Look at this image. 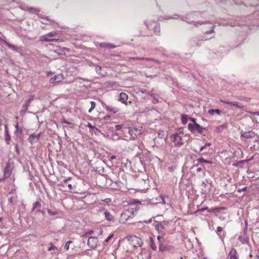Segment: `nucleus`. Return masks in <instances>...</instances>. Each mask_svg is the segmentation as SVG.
<instances>
[{
    "instance_id": "f257e3e1",
    "label": "nucleus",
    "mask_w": 259,
    "mask_h": 259,
    "mask_svg": "<svg viewBox=\"0 0 259 259\" xmlns=\"http://www.w3.org/2000/svg\"><path fill=\"white\" fill-rule=\"evenodd\" d=\"M139 209L137 206L132 205L125 209L121 214L119 222L125 223L128 219L134 218L137 213Z\"/></svg>"
},
{
    "instance_id": "f03ea898",
    "label": "nucleus",
    "mask_w": 259,
    "mask_h": 259,
    "mask_svg": "<svg viewBox=\"0 0 259 259\" xmlns=\"http://www.w3.org/2000/svg\"><path fill=\"white\" fill-rule=\"evenodd\" d=\"M128 241L129 244L134 247H140L143 244L142 239L135 235L130 236Z\"/></svg>"
},
{
    "instance_id": "7ed1b4c3",
    "label": "nucleus",
    "mask_w": 259,
    "mask_h": 259,
    "mask_svg": "<svg viewBox=\"0 0 259 259\" xmlns=\"http://www.w3.org/2000/svg\"><path fill=\"white\" fill-rule=\"evenodd\" d=\"M183 134H175L170 136V140L174 143L175 146L180 147L183 145V141L182 139Z\"/></svg>"
},
{
    "instance_id": "20e7f679",
    "label": "nucleus",
    "mask_w": 259,
    "mask_h": 259,
    "mask_svg": "<svg viewBox=\"0 0 259 259\" xmlns=\"http://www.w3.org/2000/svg\"><path fill=\"white\" fill-rule=\"evenodd\" d=\"M188 128L192 133H194L195 131H197L200 134L203 132V128L197 123H189L188 125Z\"/></svg>"
},
{
    "instance_id": "39448f33",
    "label": "nucleus",
    "mask_w": 259,
    "mask_h": 259,
    "mask_svg": "<svg viewBox=\"0 0 259 259\" xmlns=\"http://www.w3.org/2000/svg\"><path fill=\"white\" fill-rule=\"evenodd\" d=\"M98 242V238L96 237H90L87 243L89 247L95 248L97 246Z\"/></svg>"
},
{
    "instance_id": "423d86ee",
    "label": "nucleus",
    "mask_w": 259,
    "mask_h": 259,
    "mask_svg": "<svg viewBox=\"0 0 259 259\" xmlns=\"http://www.w3.org/2000/svg\"><path fill=\"white\" fill-rule=\"evenodd\" d=\"M64 76L62 74H59L53 77H51L49 80L50 83H59L64 79Z\"/></svg>"
},
{
    "instance_id": "0eeeda50",
    "label": "nucleus",
    "mask_w": 259,
    "mask_h": 259,
    "mask_svg": "<svg viewBox=\"0 0 259 259\" xmlns=\"http://www.w3.org/2000/svg\"><path fill=\"white\" fill-rule=\"evenodd\" d=\"M40 135V133L37 134H31L28 138V141L31 144L36 143L38 141Z\"/></svg>"
},
{
    "instance_id": "6e6552de",
    "label": "nucleus",
    "mask_w": 259,
    "mask_h": 259,
    "mask_svg": "<svg viewBox=\"0 0 259 259\" xmlns=\"http://www.w3.org/2000/svg\"><path fill=\"white\" fill-rule=\"evenodd\" d=\"M255 136V133L253 131H249L242 132L241 133V137L246 139H250L254 138Z\"/></svg>"
},
{
    "instance_id": "1a4fd4ad",
    "label": "nucleus",
    "mask_w": 259,
    "mask_h": 259,
    "mask_svg": "<svg viewBox=\"0 0 259 259\" xmlns=\"http://www.w3.org/2000/svg\"><path fill=\"white\" fill-rule=\"evenodd\" d=\"M4 179H7L11 176L12 173V169L11 168L10 165L7 164L4 170Z\"/></svg>"
},
{
    "instance_id": "9d476101",
    "label": "nucleus",
    "mask_w": 259,
    "mask_h": 259,
    "mask_svg": "<svg viewBox=\"0 0 259 259\" xmlns=\"http://www.w3.org/2000/svg\"><path fill=\"white\" fill-rule=\"evenodd\" d=\"M5 140L7 144H10L11 141V136L9 134L8 127L7 124H5Z\"/></svg>"
},
{
    "instance_id": "9b49d317",
    "label": "nucleus",
    "mask_w": 259,
    "mask_h": 259,
    "mask_svg": "<svg viewBox=\"0 0 259 259\" xmlns=\"http://www.w3.org/2000/svg\"><path fill=\"white\" fill-rule=\"evenodd\" d=\"M228 256L229 257V259H238L237 252L234 248H231Z\"/></svg>"
},
{
    "instance_id": "f8f14e48",
    "label": "nucleus",
    "mask_w": 259,
    "mask_h": 259,
    "mask_svg": "<svg viewBox=\"0 0 259 259\" xmlns=\"http://www.w3.org/2000/svg\"><path fill=\"white\" fill-rule=\"evenodd\" d=\"M49 36H46V35H43L41 36L39 38V40L42 41H51V42H54V41H58V39L55 38H50Z\"/></svg>"
},
{
    "instance_id": "ddd939ff",
    "label": "nucleus",
    "mask_w": 259,
    "mask_h": 259,
    "mask_svg": "<svg viewBox=\"0 0 259 259\" xmlns=\"http://www.w3.org/2000/svg\"><path fill=\"white\" fill-rule=\"evenodd\" d=\"M128 99L127 95L123 92L120 94V99L119 101L123 104L127 105V100Z\"/></svg>"
},
{
    "instance_id": "4468645a",
    "label": "nucleus",
    "mask_w": 259,
    "mask_h": 259,
    "mask_svg": "<svg viewBox=\"0 0 259 259\" xmlns=\"http://www.w3.org/2000/svg\"><path fill=\"white\" fill-rule=\"evenodd\" d=\"M105 217L106 220L109 221H113L114 220L113 216L109 212L105 211Z\"/></svg>"
},
{
    "instance_id": "2eb2a0df",
    "label": "nucleus",
    "mask_w": 259,
    "mask_h": 259,
    "mask_svg": "<svg viewBox=\"0 0 259 259\" xmlns=\"http://www.w3.org/2000/svg\"><path fill=\"white\" fill-rule=\"evenodd\" d=\"M239 241L243 244H246L248 242V238L246 234L241 236L239 237Z\"/></svg>"
},
{
    "instance_id": "dca6fc26",
    "label": "nucleus",
    "mask_w": 259,
    "mask_h": 259,
    "mask_svg": "<svg viewBox=\"0 0 259 259\" xmlns=\"http://www.w3.org/2000/svg\"><path fill=\"white\" fill-rule=\"evenodd\" d=\"M155 229L157 231L160 232L164 229V227L161 223H158L155 225Z\"/></svg>"
},
{
    "instance_id": "f3484780",
    "label": "nucleus",
    "mask_w": 259,
    "mask_h": 259,
    "mask_svg": "<svg viewBox=\"0 0 259 259\" xmlns=\"http://www.w3.org/2000/svg\"><path fill=\"white\" fill-rule=\"evenodd\" d=\"M208 112V113L211 115H213V114L214 113H217L218 114H220L221 113V111L218 109H209Z\"/></svg>"
},
{
    "instance_id": "a211bd4d",
    "label": "nucleus",
    "mask_w": 259,
    "mask_h": 259,
    "mask_svg": "<svg viewBox=\"0 0 259 259\" xmlns=\"http://www.w3.org/2000/svg\"><path fill=\"white\" fill-rule=\"evenodd\" d=\"M230 105L239 108H243V106L241 104H240L238 102H230Z\"/></svg>"
},
{
    "instance_id": "6ab92c4d",
    "label": "nucleus",
    "mask_w": 259,
    "mask_h": 259,
    "mask_svg": "<svg viewBox=\"0 0 259 259\" xmlns=\"http://www.w3.org/2000/svg\"><path fill=\"white\" fill-rule=\"evenodd\" d=\"M198 161L200 163H212L211 161L204 159L202 157H200L197 159Z\"/></svg>"
},
{
    "instance_id": "aec40b11",
    "label": "nucleus",
    "mask_w": 259,
    "mask_h": 259,
    "mask_svg": "<svg viewBox=\"0 0 259 259\" xmlns=\"http://www.w3.org/2000/svg\"><path fill=\"white\" fill-rule=\"evenodd\" d=\"M188 118L186 115H183L182 116V121L183 124H185L188 121Z\"/></svg>"
},
{
    "instance_id": "412c9836",
    "label": "nucleus",
    "mask_w": 259,
    "mask_h": 259,
    "mask_svg": "<svg viewBox=\"0 0 259 259\" xmlns=\"http://www.w3.org/2000/svg\"><path fill=\"white\" fill-rule=\"evenodd\" d=\"M91 107L90 109L89 110V112H91L93 110H94L96 107V103L94 101L91 102Z\"/></svg>"
},
{
    "instance_id": "4be33fe9",
    "label": "nucleus",
    "mask_w": 259,
    "mask_h": 259,
    "mask_svg": "<svg viewBox=\"0 0 259 259\" xmlns=\"http://www.w3.org/2000/svg\"><path fill=\"white\" fill-rule=\"evenodd\" d=\"M106 109H107V110L111 111L114 113H115L117 112V111H118L117 109H116L115 108H111L109 107H107Z\"/></svg>"
},
{
    "instance_id": "5701e85b",
    "label": "nucleus",
    "mask_w": 259,
    "mask_h": 259,
    "mask_svg": "<svg viewBox=\"0 0 259 259\" xmlns=\"http://www.w3.org/2000/svg\"><path fill=\"white\" fill-rule=\"evenodd\" d=\"M47 212L50 215H55L58 214L56 211H52L50 209H48Z\"/></svg>"
},
{
    "instance_id": "b1692460",
    "label": "nucleus",
    "mask_w": 259,
    "mask_h": 259,
    "mask_svg": "<svg viewBox=\"0 0 259 259\" xmlns=\"http://www.w3.org/2000/svg\"><path fill=\"white\" fill-rule=\"evenodd\" d=\"M150 96L151 97H153V101H152L153 103L156 104L159 102L158 99L157 97H155L154 95L151 94Z\"/></svg>"
},
{
    "instance_id": "393cba45",
    "label": "nucleus",
    "mask_w": 259,
    "mask_h": 259,
    "mask_svg": "<svg viewBox=\"0 0 259 259\" xmlns=\"http://www.w3.org/2000/svg\"><path fill=\"white\" fill-rule=\"evenodd\" d=\"M57 34V32L56 31H52L50 33H48L46 34V36H49L50 37H53L55 36Z\"/></svg>"
},
{
    "instance_id": "a878e982",
    "label": "nucleus",
    "mask_w": 259,
    "mask_h": 259,
    "mask_svg": "<svg viewBox=\"0 0 259 259\" xmlns=\"http://www.w3.org/2000/svg\"><path fill=\"white\" fill-rule=\"evenodd\" d=\"M71 243H72L71 241H68V242H66V243L65 244V245L64 246V248L66 250H68L69 249V245Z\"/></svg>"
},
{
    "instance_id": "bb28decb",
    "label": "nucleus",
    "mask_w": 259,
    "mask_h": 259,
    "mask_svg": "<svg viewBox=\"0 0 259 259\" xmlns=\"http://www.w3.org/2000/svg\"><path fill=\"white\" fill-rule=\"evenodd\" d=\"M101 47L108 48L109 46V44L101 43L100 44Z\"/></svg>"
},
{
    "instance_id": "cd10ccee",
    "label": "nucleus",
    "mask_w": 259,
    "mask_h": 259,
    "mask_svg": "<svg viewBox=\"0 0 259 259\" xmlns=\"http://www.w3.org/2000/svg\"><path fill=\"white\" fill-rule=\"evenodd\" d=\"M137 59L138 60H146V61H152V62H155V61L153 59H149V58H137Z\"/></svg>"
},
{
    "instance_id": "c85d7f7f",
    "label": "nucleus",
    "mask_w": 259,
    "mask_h": 259,
    "mask_svg": "<svg viewBox=\"0 0 259 259\" xmlns=\"http://www.w3.org/2000/svg\"><path fill=\"white\" fill-rule=\"evenodd\" d=\"M57 249L56 247L55 246L53 245L52 244H51L50 247H49L48 248V250L49 251H51L52 250H55V249Z\"/></svg>"
},
{
    "instance_id": "c756f323",
    "label": "nucleus",
    "mask_w": 259,
    "mask_h": 259,
    "mask_svg": "<svg viewBox=\"0 0 259 259\" xmlns=\"http://www.w3.org/2000/svg\"><path fill=\"white\" fill-rule=\"evenodd\" d=\"M61 123H66L67 124H71V122L67 121L65 118L62 119Z\"/></svg>"
},
{
    "instance_id": "7c9ffc66",
    "label": "nucleus",
    "mask_w": 259,
    "mask_h": 259,
    "mask_svg": "<svg viewBox=\"0 0 259 259\" xmlns=\"http://www.w3.org/2000/svg\"><path fill=\"white\" fill-rule=\"evenodd\" d=\"M113 234H110V235H109V236H108V237H107V238L105 240V242H108L109 241V240H110L111 238H112V237H113Z\"/></svg>"
},
{
    "instance_id": "2f4dec72",
    "label": "nucleus",
    "mask_w": 259,
    "mask_h": 259,
    "mask_svg": "<svg viewBox=\"0 0 259 259\" xmlns=\"http://www.w3.org/2000/svg\"><path fill=\"white\" fill-rule=\"evenodd\" d=\"M247 187H244V188H243L242 189H239L237 190L238 192H241V191H245L246 190H247Z\"/></svg>"
},
{
    "instance_id": "473e14b6",
    "label": "nucleus",
    "mask_w": 259,
    "mask_h": 259,
    "mask_svg": "<svg viewBox=\"0 0 259 259\" xmlns=\"http://www.w3.org/2000/svg\"><path fill=\"white\" fill-rule=\"evenodd\" d=\"M40 206V203L39 202L37 201L35 203L33 204V209L35 208L37 206Z\"/></svg>"
},
{
    "instance_id": "72a5a7b5",
    "label": "nucleus",
    "mask_w": 259,
    "mask_h": 259,
    "mask_svg": "<svg viewBox=\"0 0 259 259\" xmlns=\"http://www.w3.org/2000/svg\"><path fill=\"white\" fill-rule=\"evenodd\" d=\"M223 231V228L221 227H218L217 229V232L218 233H221Z\"/></svg>"
},
{
    "instance_id": "f704fd0d",
    "label": "nucleus",
    "mask_w": 259,
    "mask_h": 259,
    "mask_svg": "<svg viewBox=\"0 0 259 259\" xmlns=\"http://www.w3.org/2000/svg\"><path fill=\"white\" fill-rule=\"evenodd\" d=\"M96 69V70L97 72H98L99 74H100L101 73L99 72L100 70H101V67L99 66H97L95 68Z\"/></svg>"
},
{
    "instance_id": "c9c22d12",
    "label": "nucleus",
    "mask_w": 259,
    "mask_h": 259,
    "mask_svg": "<svg viewBox=\"0 0 259 259\" xmlns=\"http://www.w3.org/2000/svg\"><path fill=\"white\" fill-rule=\"evenodd\" d=\"M15 127L17 130V131H20V132L21 133L22 132V130L21 128H19V125H18V124L17 123L15 125Z\"/></svg>"
},
{
    "instance_id": "e433bc0d",
    "label": "nucleus",
    "mask_w": 259,
    "mask_h": 259,
    "mask_svg": "<svg viewBox=\"0 0 259 259\" xmlns=\"http://www.w3.org/2000/svg\"><path fill=\"white\" fill-rule=\"evenodd\" d=\"M102 201H103L106 203H109L111 201V198H106L105 199L102 200Z\"/></svg>"
},
{
    "instance_id": "4c0bfd02",
    "label": "nucleus",
    "mask_w": 259,
    "mask_h": 259,
    "mask_svg": "<svg viewBox=\"0 0 259 259\" xmlns=\"http://www.w3.org/2000/svg\"><path fill=\"white\" fill-rule=\"evenodd\" d=\"M122 127V125H117L115 126V130L116 131H119Z\"/></svg>"
},
{
    "instance_id": "58836bf2",
    "label": "nucleus",
    "mask_w": 259,
    "mask_h": 259,
    "mask_svg": "<svg viewBox=\"0 0 259 259\" xmlns=\"http://www.w3.org/2000/svg\"><path fill=\"white\" fill-rule=\"evenodd\" d=\"M3 122H4V119H0V131L2 130L1 126L4 124Z\"/></svg>"
},
{
    "instance_id": "ea45409f",
    "label": "nucleus",
    "mask_w": 259,
    "mask_h": 259,
    "mask_svg": "<svg viewBox=\"0 0 259 259\" xmlns=\"http://www.w3.org/2000/svg\"><path fill=\"white\" fill-rule=\"evenodd\" d=\"M91 129H94V128H96V127H95L94 126H93L92 125H91L90 123H88V124L87 125Z\"/></svg>"
},
{
    "instance_id": "a19ab883",
    "label": "nucleus",
    "mask_w": 259,
    "mask_h": 259,
    "mask_svg": "<svg viewBox=\"0 0 259 259\" xmlns=\"http://www.w3.org/2000/svg\"><path fill=\"white\" fill-rule=\"evenodd\" d=\"M71 179V178L70 177H68V178L64 180L63 182L64 183H66L68 181H70Z\"/></svg>"
},
{
    "instance_id": "79ce46f5",
    "label": "nucleus",
    "mask_w": 259,
    "mask_h": 259,
    "mask_svg": "<svg viewBox=\"0 0 259 259\" xmlns=\"http://www.w3.org/2000/svg\"><path fill=\"white\" fill-rule=\"evenodd\" d=\"M220 101L221 102H223V103H224L230 105V102H229L228 101H223V100H221Z\"/></svg>"
},
{
    "instance_id": "37998d69",
    "label": "nucleus",
    "mask_w": 259,
    "mask_h": 259,
    "mask_svg": "<svg viewBox=\"0 0 259 259\" xmlns=\"http://www.w3.org/2000/svg\"><path fill=\"white\" fill-rule=\"evenodd\" d=\"M5 44L7 45V46L10 48H13L14 46L12 45H11V44H9L8 43H7V42H5Z\"/></svg>"
},
{
    "instance_id": "c03bdc74",
    "label": "nucleus",
    "mask_w": 259,
    "mask_h": 259,
    "mask_svg": "<svg viewBox=\"0 0 259 259\" xmlns=\"http://www.w3.org/2000/svg\"><path fill=\"white\" fill-rule=\"evenodd\" d=\"M174 167H168V170L170 172H172L174 171Z\"/></svg>"
},
{
    "instance_id": "a18cd8bd",
    "label": "nucleus",
    "mask_w": 259,
    "mask_h": 259,
    "mask_svg": "<svg viewBox=\"0 0 259 259\" xmlns=\"http://www.w3.org/2000/svg\"><path fill=\"white\" fill-rule=\"evenodd\" d=\"M68 189L70 191L72 190L73 189V186L71 184H69L68 185Z\"/></svg>"
},
{
    "instance_id": "49530a36",
    "label": "nucleus",
    "mask_w": 259,
    "mask_h": 259,
    "mask_svg": "<svg viewBox=\"0 0 259 259\" xmlns=\"http://www.w3.org/2000/svg\"><path fill=\"white\" fill-rule=\"evenodd\" d=\"M189 119L193 122L192 123H197V122H196L195 119L193 118H190Z\"/></svg>"
},
{
    "instance_id": "de8ad7c7",
    "label": "nucleus",
    "mask_w": 259,
    "mask_h": 259,
    "mask_svg": "<svg viewBox=\"0 0 259 259\" xmlns=\"http://www.w3.org/2000/svg\"><path fill=\"white\" fill-rule=\"evenodd\" d=\"M114 48H115V46L109 44V46L108 48L113 49Z\"/></svg>"
},
{
    "instance_id": "09e8293b",
    "label": "nucleus",
    "mask_w": 259,
    "mask_h": 259,
    "mask_svg": "<svg viewBox=\"0 0 259 259\" xmlns=\"http://www.w3.org/2000/svg\"><path fill=\"white\" fill-rule=\"evenodd\" d=\"M3 236L2 235V234L1 233V232H0V243H1L2 240H3Z\"/></svg>"
},
{
    "instance_id": "8fccbe9b",
    "label": "nucleus",
    "mask_w": 259,
    "mask_h": 259,
    "mask_svg": "<svg viewBox=\"0 0 259 259\" xmlns=\"http://www.w3.org/2000/svg\"><path fill=\"white\" fill-rule=\"evenodd\" d=\"M117 158V156H115V155H113L110 158V160H112L113 159H115Z\"/></svg>"
},
{
    "instance_id": "3c124183",
    "label": "nucleus",
    "mask_w": 259,
    "mask_h": 259,
    "mask_svg": "<svg viewBox=\"0 0 259 259\" xmlns=\"http://www.w3.org/2000/svg\"><path fill=\"white\" fill-rule=\"evenodd\" d=\"M151 248H152L153 249L155 250V249H156V246H155V245H154V244H152V245H151Z\"/></svg>"
},
{
    "instance_id": "603ef678",
    "label": "nucleus",
    "mask_w": 259,
    "mask_h": 259,
    "mask_svg": "<svg viewBox=\"0 0 259 259\" xmlns=\"http://www.w3.org/2000/svg\"><path fill=\"white\" fill-rule=\"evenodd\" d=\"M162 239V237H161L160 236H158L157 237V239L159 241V242H161V239Z\"/></svg>"
},
{
    "instance_id": "864d4df0",
    "label": "nucleus",
    "mask_w": 259,
    "mask_h": 259,
    "mask_svg": "<svg viewBox=\"0 0 259 259\" xmlns=\"http://www.w3.org/2000/svg\"><path fill=\"white\" fill-rule=\"evenodd\" d=\"M206 146L207 145H206L202 147L200 149V151H202L206 147Z\"/></svg>"
},
{
    "instance_id": "5fc2aeb1",
    "label": "nucleus",
    "mask_w": 259,
    "mask_h": 259,
    "mask_svg": "<svg viewBox=\"0 0 259 259\" xmlns=\"http://www.w3.org/2000/svg\"><path fill=\"white\" fill-rule=\"evenodd\" d=\"M207 209V208H201L200 209H199L198 211H203V210H204L205 209Z\"/></svg>"
},
{
    "instance_id": "6e6d98bb",
    "label": "nucleus",
    "mask_w": 259,
    "mask_h": 259,
    "mask_svg": "<svg viewBox=\"0 0 259 259\" xmlns=\"http://www.w3.org/2000/svg\"><path fill=\"white\" fill-rule=\"evenodd\" d=\"M93 233V231H92V230H91L87 233V234H92Z\"/></svg>"
},
{
    "instance_id": "4d7b16f0",
    "label": "nucleus",
    "mask_w": 259,
    "mask_h": 259,
    "mask_svg": "<svg viewBox=\"0 0 259 259\" xmlns=\"http://www.w3.org/2000/svg\"><path fill=\"white\" fill-rule=\"evenodd\" d=\"M201 171V168L199 167L197 169V171L200 172Z\"/></svg>"
},
{
    "instance_id": "13d9d810",
    "label": "nucleus",
    "mask_w": 259,
    "mask_h": 259,
    "mask_svg": "<svg viewBox=\"0 0 259 259\" xmlns=\"http://www.w3.org/2000/svg\"><path fill=\"white\" fill-rule=\"evenodd\" d=\"M213 32H214V30L213 29L211 30L210 31H209V33H213Z\"/></svg>"
},
{
    "instance_id": "bf43d9fd",
    "label": "nucleus",
    "mask_w": 259,
    "mask_h": 259,
    "mask_svg": "<svg viewBox=\"0 0 259 259\" xmlns=\"http://www.w3.org/2000/svg\"><path fill=\"white\" fill-rule=\"evenodd\" d=\"M117 157H117V158H118V160L121 159V158H122V156H118Z\"/></svg>"
},
{
    "instance_id": "052dcab7",
    "label": "nucleus",
    "mask_w": 259,
    "mask_h": 259,
    "mask_svg": "<svg viewBox=\"0 0 259 259\" xmlns=\"http://www.w3.org/2000/svg\"><path fill=\"white\" fill-rule=\"evenodd\" d=\"M52 74V73H51V72L48 73V76H49V75H50V74Z\"/></svg>"
},
{
    "instance_id": "680f3d73",
    "label": "nucleus",
    "mask_w": 259,
    "mask_h": 259,
    "mask_svg": "<svg viewBox=\"0 0 259 259\" xmlns=\"http://www.w3.org/2000/svg\"><path fill=\"white\" fill-rule=\"evenodd\" d=\"M3 220V218L2 217H0V222H1Z\"/></svg>"
},
{
    "instance_id": "e2e57ef3",
    "label": "nucleus",
    "mask_w": 259,
    "mask_h": 259,
    "mask_svg": "<svg viewBox=\"0 0 259 259\" xmlns=\"http://www.w3.org/2000/svg\"><path fill=\"white\" fill-rule=\"evenodd\" d=\"M160 246H159V249H161V246H160V244H159Z\"/></svg>"
},
{
    "instance_id": "0e129e2a",
    "label": "nucleus",
    "mask_w": 259,
    "mask_h": 259,
    "mask_svg": "<svg viewBox=\"0 0 259 259\" xmlns=\"http://www.w3.org/2000/svg\"><path fill=\"white\" fill-rule=\"evenodd\" d=\"M202 259H206V258H205V257H204V258H202Z\"/></svg>"
}]
</instances>
